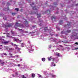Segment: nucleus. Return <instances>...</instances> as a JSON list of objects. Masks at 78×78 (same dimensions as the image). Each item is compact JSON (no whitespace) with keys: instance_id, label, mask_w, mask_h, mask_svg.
Returning <instances> with one entry per match:
<instances>
[{"instance_id":"obj_1","label":"nucleus","mask_w":78,"mask_h":78,"mask_svg":"<svg viewBox=\"0 0 78 78\" xmlns=\"http://www.w3.org/2000/svg\"><path fill=\"white\" fill-rule=\"evenodd\" d=\"M17 27L24 28V26H23V24L19 23H16V24L15 25V28L16 29H17Z\"/></svg>"},{"instance_id":"obj_2","label":"nucleus","mask_w":78,"mask_h":78,"mask_svg":"<svg viewBox=\"0 0 78 78\" xmlns=\"http://www.w3.org/2000/svg\"><path fill=\"white\" fill-rule=\"evenodd\" d=\"M6 25H4V27H5V28H8L11 27L13 25V24L6 23Z\"/></svg>"},{"instance_id":"obj_3","label":"nucleus","mask_w":78,"mask_h":78,"mask_svg":"<svg viewBox=\"0 0 78 78\" xmlns=\"http://www.w3.org/2000/svg\"><path fill=\"white\" fill-rule=\"evenodd\" d=\"M34 14H37V18H40L41 17V14H37V11L36 12H34Z\"/></svg>"},{"instance_id":"obj_4","label":"nucleus","mask_w":78,"mask_h":78,"mask_svg":"<svg viewBox=\"0 0 78 78\" xmlns=\"http://www.w3.org/2000/svg\"><path fill=\"white\" fill-rule=\"evenodd\" d=\"M10 41H4V42H3L2 43L4 44V45H6V44H9V42Z\"/></svg>"},{"instance_id":"obj_5","label":"nucleus","mask_w":78,"mask_h":78,"mask_svg":"<svg viewBox=\"0 0 78 78\" xmlns=\"http://www.w3.org/2000/svg\"><path fill=\"white\" fill-rule=\"evenodd\" d=\"M32 9L34 10H36V11H37V9H39V8L37 7H32Z\"/></svg>"},{"instance_id":"obj_6","label":"nucleus","mask_w":78,"mask_h":78,"mask_svg":"<svg viewBox=\"0 0 78 78\" xmlns=\"http://www.w3.org/2000/svg\"><path fill=\"white\" fill-rule=\"evenodd\" d=\"M46 13H48V14L50 13V11L49 10H48L46 12H44L43 13V14H46Z\"/></svg>"},{"instance_id":"obj_7","label":"nucleus","mask_w":78,"mask_h":78,"mask_svg":"<svg viewBox=\"0 0 78 78\" xmlns=\"http://www.w3.org/2000/svg\"><path fill=\"white\" fill-rule=\"evenodd\" d=\"M64 27H68V28H69L70 27H71V26L70 25V23H69V24H68L67 25H65Z\"/></svg>"},{"instance_id":"obj_8","label":"nucleus","mask_w":78,"mask_h":78,"mask_svg":"<svg viewBox=\"0 0 78 78\" xmlns=\"http://www.w3.org/2000/svg\"><path fill=\"white\" fill-rule=\"evenodd\" d=\"M25 22L26 23L25 24V26L27 27H28V26H29V24H28V22H27V21L26 20L25 21Z\"/></svg>"},{"instance_id":"obj_9","label":"nucleus","mask_w":78,"mask_h":78,"mask_svg":"<svg viewBox=\"0 0 78 78\" xmlns=\"http://www.w3.org/2000/svg\"><path fill=\"white\" fill-rule=\"evenodd\" d=\"M72 34L73 35H72V36H73H73H77V34H78L75 33V32H74V33L73 32L72 33Z\"/></svg>"},{"instance_id":"obj_10","label":"nucleus","mask_w":78,"mask_h":78,"mask_svg":"<svg viewBox=\"0 0 78 78\" xmlns=\"http://www.w3.org/2000/svg\"><path fill=\"white\" fill-rule=\"evenodd\" d=\"M14 41H15V42H16L19 43V39H18L14 38Z\"/></svg>"},{"instance_id":"obj_11","label":"nucleus","mask_w":78,"mask_h":78,"mask_svg":"<svg viewBox=\"0 0 78 78\" xmlns=\"http://www.w3.org/2000/svg\"><path fill=\"white\" fill-rule=\"evenodd\" d=\"M71 31V30H67V31L65 32V34H67V33H70Z\"/></svg>"},{"instance_id":"obj_12","label":"nucleus","mask_w":78,"mask_h":78,"mask_svg":"<svg viewBox=\"0 0 78 78\" xmlns=\"http://www.w3.org/2000/svg\"><path fill=\"white\" fill-rule=\"evenodd\" d=\"M57 5H58L57 4V2H54V4H53V6H55V7H56Z\"/></svg>"},{"instance_id":"obj_13","label":"nucleus","mask_w":78,"mask_h":78,"mask_svg":"<svg viewBox=\"0 0 78 78\" xmlns=\"http://www.w3.org/2000/svg\"><path fill=\"white\" fill-rule=\"evenodd\" d=\"M56 19V17L55 16H52L51 17V19L52 20H53V19Z\"/></svg>"},{"instance_id":"obj_14","label":"nucleus","mask_w":78,"mask_h":78,"mask_svg":"<svg viewBox=\"0 0 78 78\" xmlns=\"http://www.w3.org/2000/svg\"><path fill=\"white\" fill-rule=\"evenodd\" d=\"M56 56H57V57H59V56H60V54L59 53H56Z\"/></svg>"},{"instance_id":"obj_15","label":"nucleus","mask_w":78,"mask_h":78,"mask_svg":"<svg viewBox=\"0 0 78 78\" xmlns=\"http://www.w3.org/2000/svg\"><path fill=\"white\" fill-rule=\"evenodd\" d=\"M63 23V22L62 21V20H61L59 21V23L60 25H61L62 23Z\"/></svg>"},{"instance_id":"obj_16","label":"nucleus","mask_w":78,"mask_h":78,"mask_svg":"<svg viewBox=\"0 0 78 78\" xmlns=\"http://www.w3.org/2000/svg\"><path fill=\"white\" fill-rule=\"evenodd\" d=\"M31 75L32 77H33V78L35 77V74H34L32 73Z\"/></svg>"},{"instance_id":"obj_17","label":"nucleus","mask_w":78,"mask_h":78,"mask_svg":"<svg viewBox=\"0 0 78 78\" xmlns=\"http://www.w3.org/2000/svg\"><path fill=\"white\" fill-rule=\"evenodd\" d=\"M52 59V58H51L50 57H48V61H50V60H51V59Z\"/></svg>"},{"instance_id":"obj_18","label":"nucleus","mask_w":78,"mask_h":78,"mask_svg":"<svg viewBox=\"0 0 78 78\" xmlns=\"http://www.w3.org/2000/svg\"><path fill=\"white\" fill-rule=\"evenodd\" d=\"M10 33H11V34H14V31L12 30L11 31Z\"/></svg>"},{"instance_id":"obj_19","label":"nucleus","mask_w":78,"mask_h":78,"mask_svg":"<svg viewBox=\"0 0 78 78\" xmlns=\"http://www.w3.org/2000/svg\"><path fill=\"white\" fill-rule=\"evenodd\" d=\"M42 61H43L44 62V61H45V58H42Z\"/></svg>"},{"instance_id":"obj_20","label":"nucleus","mask_w":78,"mask_h":78,"mask_svg":"<svg viewBox=\"0 0 78 78\" xmlns=\"http://www.w3.org/2000/svg\"><path fill=\"white\" fill-rule=\"evenodd\" d=\"M47 28H48L47 27H46L44 28V31H46L47 30Z\"/></svg>"},{"instance_id":"obj_21","label":"nucleus","mask_w":78,"mask_h":78,"mask_svg":"<svg viewBox=\"0 0 78 78\" xmlns=\"http://www.w3.org/2000/svg\"><path fill=\"white\" fill-rule=\"evenodd\" d=\"M15 11H19V8H15Z\"/></svg>"},{"instance_id":"obj_22","label":"nucleus","mask_w":78,"mask_h":78,"mask_svg":"<svg viewBox=\"0 0 78 78\" xmlns=\"http://www.w3.org/2000/svg\"><path fill=\"white\" fill-rule=\"evenodd\" d=\"M52 77H53V78H55V77H56V76L55 75H52Z\"/></svg>"},{"instance_id":"obj_23","label":"nucleus","mask_w":78,"mask_h":78,"mask_svg":"<svg viewBox=\"0 0 78 78\" xmlns=\"http://www.w3.org/2000/svg\"><path fill=\"white\" fill-rule=\"evenodd\" d=\"M39 22H40V23H41V22H43V21L41 20H40V19H39Z\"/></svg>"},{"instance_id":"obj_24","label":"nucleus","mask_w":78,"mask_h":78,"mask_svg":"<svg viewBox=\"0 0 78 78\" xmlns=\"http://www.w3.org/2000/svg\"><path fill=\"white\" fill-rule=\"evenodd\" d=\"M12 16H14L15 15H16V13H12Z\"/></svg>"},{"instance_id":"obj_25","label":"nucleus","mask_w":78,"mask_h":78,"mask_svg":"<svg viewBox=\"0 0 78 78\" xmlns=\"http://www.w3.org/2000/svg\"><path fill=\"white\" fill-rule=\"evenodd\" d=\"M27 77L25 76L24 75H23L22 78H26Z\"/></svg>"},{"instance_id":"obj_26","label":"nucleus","mask_w":78,"mask_h":78,"mask_svg":"<svg viewBox=\"0 0 78 78\" xmlns=\"http://www.w3.org/2000/svg\"><path fill=\"white\" fill-rule=\"evenodd\" d=\"M56 28H57V29H58V30H60V28L58 27H56Z\"/></svg>"},{"instance_id":"obj_27","label":"nucleus","mask_w":78,"mask_h":78,"mask_svg":"<svg viewBox=\"0 0 78 78\" xmlns=\"http://www.w3.org/2000/svg\"><path fill=\"white\" fill-rule=\"evenodd\" d=\"M17 48H18V50H19V51H20V50H21V49L20 48H19L18 47H17Z\"/></svg>"},{"instance_id":"obj_28","label":"nucleus","mask_w":78,"mask_h":78,"mask_svg":"<svg viewBox=\"0 0 78 78\" xmlns=\"http://www.w3.org/2000/svg\"><path fill=\"white\" fill-rule=\"evenodd\" d=\"M1 64H2V65H4V64H5V63L3 62L2 63H1Z\"/></svg>"},{"instance_id":"obj_29","label":"nucleus","mask_w":78,"mask_h":78,"mask_svg":"<svg viewBox=\"0 0 78 78\" xmlns=\"http://www.w3.org/2000/svg\"><path fill=\"white\" fill-rule=\"evenodd\" d=\"M3 54H4V55L5 56H7V55L5 53H3Z\"/></svg>"},{"instance_id":"obj_30","label":"nucleus","mask_w":78,"mask_h":78,"mask_svg":"<svg viewBox=\"0 0 78 78\" xmlns=\"http://www.w3.org/2000/svg\"><path fill=\"white\" fill-rule=\"evenodd\" d=\"M18 30H19V31H20L21 30H22V29H19V28H18L17 29Z\"/></svg>"},{"instance_id":"obj_31","label":"nucleus","mask_w":78,"mask_h":78,"mask_svg":"<svg viewBox=\"0 0 78 78\" xmlns=\"http://www.w3.org/2000/svg\"><path fill=\"white\" fill-rule=\"evenodd\" d=\"M10 55L11 57H12V58H13V56H12V54H10Z\"/></svg>"},{"instance_id":"obj_32","label":"nucleus","mask_w":78,"mask_h":78,"mask_svg":"<svg viewBox=\"0 0 78 78\" xmlns=\"http://www.w3.org/2000/svg\"><path fill=\"white\" fill-rule=\"evenodd\" d=\"M52 61H55V58H53Z\"/></svg>"},{"instance_id":"obj_33","label":"nucleus","mask_w":78,"mask_h":78,"mask_svg":"<svg viewBox=\"0 0 78 78\" xmlns=\"http://www.w3.org/2000/svg\"><path fill=\"white\" fill-rule=\"evenodd\" d=\"M49 7H50L51 8V9L53 8V6H52L51 5H50L49 6Z\"/></svg>"},{"instance_id":"obj_34","label":"nucleus","mask_w":78,"mask_h":78,"mask_svg":"<svg viewBox=\"0 0 78 78\" xmlns=\"http://www.w3.org/2000/svg\"><path fill=\"white\" fill-rule=\"evenodd\" d=\"M22 40H19V42H18V43H19L20 42H22Z\"/></svg>"},{"instance_id":"obj_35","label":"nucleus","mask_w":78,"mask_h":78,"mask_svg":"<svg viewBox=\"0 0 78 78\" xmlns=\"http://www.w3.org/2000/svg\"><path fill=\"white\" fill-rule=\"evenodd\" d=\"M13 46H15V47H17V45H16V44H14Z\"/></svg>"},{"instance_id":"obj_36","label":"nucleus","mask_w":78,"mask_h":78,"mask_svg":"<svg viewBox=\"0 0 78 78\" xmlns=\"http://www.w3.org/2000/svg\"><path fill=\"white\" fill-rule=\"evenodd\" d=\"M9 50H13V49L12 48H10L9 49Z\"/></svg>"},{"instance_id":"obj_37","label":"nucleus","mask_w":78,"mask_h":78,"mask_svg":"<svg viewBox=\"0 0 78 78\" xmlns=\"http://www.w3.org/2000/svg\"><path fill=\"white\" fill-rule=\"evenodd\" d=\"M75 44H76V45H78V42H76L75 43Z\"/></svg>"},{"instance_id":"obj_38","label":"nucleus","mask_w":78,"mask_h":78,"mask_svg":"<svg viewBox=\"0 0 78 78\" xmlns=\"http://www.w3.org/2000/svg\"><path fill=\"white\" fill-rule=\"evenodd\" d=\"M11 45H12V46H14V44H13V43H11Z\"/></svg>"},{"instance_id":"obj_39","label":"nucleus","mask_w":78,"mask_h":78,"mask_svg":"<svg viewBox=\"0 0 78 78\" xmlns=\"http://www.w3.org/2000/svg\"><path fill=\"white\" fill-rule=\"evenodd\" d=\"M64 33V32L63 31H62L61 32V34H63Z\"/></svg>"},{"instance_id":"obj_40","label":"nucleus","mask_w":78,"mask_h":78,"mask_svg":"<svg viewBox=\"0 0 78 78\" xmlns=\"http://www.w3.org/2000/svg\"><path fill=\"white\" fill-rule=\"evenodd\" d=\"M28 33V32H27V31L25 32V33Z\"/></svg>"},{"instance_id":"obj_41","label":"nucleus","mask_w":78,"mask_h":78,"mask_svg":"<svg viewBox=\"0 0 78 78\" xmlns=\"http://www.w3.org/2000/svg\"><path fill=\"white\" fill-rule=\"evenodd\" d=\"M18 67H20V64H18Z\"/></svg>"},{"instance_id":"obj_42","label":"nucleus","mask_w":78,"mask_h":78,"mask_svg":"<svg viewBox=\"0 0 78 78\" xmlns=\"http://www.w3.org/2000/svg\"><path fill=\"white\" fill-rule=\"evenodd\" d=\"M20 44H21V45H23V43H20Z\"/></svg>"},{"instance_id":"obj_43","label":"nucleus","mask_w":78,"mask_h":78,"mask_svg":"<svg viewBox=\"0 0 78 78\" xmlns=\"http://www.w3.org/2000/svg\"><path fill=\"white\" fill-rule=\"evenodd\" d=\"M78 48H75V50H78Z\"/></svg>"},{"instance_id":"obj_44","label":"nucleus","mask_w":78,"mask_h":78,"mask_svg":"<svg viewBox=\"0 0 78 78\" xmlns=\"http://www.w3.org/2000/svg\"><path fill=\"white\" fill-rule=\"evenodd\" d=\"M6 8H4L3 10H6Z\"/></svg>"},{"instance_id":"obj_45","label":"nucleus","mask_w":78,"mask_h":78,"mask_svg":"<svg viewBox=\"0 0 78 78\" xmlns=\"http://www.w3.org/2000/svg\"><path fill=\"white\" fill-rule=\"evenodd\" d=\"M23 11V9H21L20 10V11H21V12H22Z\"/></svg>"},{"instance_id":"obj_46","label":"nucleus","mask_w":78,"mask_h":78,"mask_svg":"<svg viewBox=\"0 0 78 78\" xmlns=\"http://www.w3.org/2000/svg\"><path fill=\"white\" fill-rule=\"evenodd\" d=\"M59 46H60V47H62V45H59Z\"/></svg>"},{"instance_id":"obj_47","label":"nucleus","mask_w":78,"mask_h":78,"mask_svg":"<svg viewBox=\"0 0 78 78\" xmlns=\"http://www.w3.org/2000/svg\"><path fill=\"white\" fill-rule=\"evenodd\" d=\"M7 5H9V2H8V3H7Z\"/></svg>"},{"instance_id":"obj_48","label":"nucleus","mask_w":78,"mask_h":78,"mask_svg":"<svg viewBox=\"0 0 78 78\" xmlns=\"http://www.w3.org/2000/svg\"><path fill=\"white\" fill-rule=\"evenodd\" d=\"M47 3H48V2H47V3H45V5H47Z\"/></svg>"},{"instance_id":"obj_49","label":"nucleus","mask_w":78,"mask_h":78,"mask_svg":"<svg viewBox=\"0 0 78 78\" xmlns=\"http://www.w3.org/2000/svg\"><path fill=\"white\" fill-rule=\"evenodd\" d=\"M20 47H23V45H21V46H20Z\"/></svg>"},{"instance_id":"obj_50","label":"nucleus","mask_w":78,"mask_h":78,"mask_svg":"<svg viewBox=\"0 0 78 78\" xmlns=\"http://www.w3.org/2000/svg\"><path fill=\"white\" fill-rule=\"evenodd\" d=\"M2 61L1 60H0V62H2Z\"/></svg>"},{"instance_id":"obj_51","label":"nucleus","mask_w":78,"mask_h":78,"mask_svg":"<svg viewBox=\"0 0 78 78\" xmlns=\"http://www.w3.org/2000/svg\"><path fill=\"white\" fill-rule=\"evenodd\" d=\"M62 42H64V43H65L66 42L65 41H62Z\"/></svg>"},{"instance_id":"obj_52","label":"nucleus","mask_w":78,"mask_h":78,"mask_svg":"<svg viewBox=\"0 0 78 78\" xmlns=\"http://www.w3.org/2000/svg\"><path fill=\"white\" fill-rule=\"evenodd\" d=\"M34 3H32V5H34Z\"/></svg>"},{"instance_id":"obj_53","label":"nucleus","mask_w":78,"mask_h":78,"mask_svg":"<svg viewBox=\"0 0 78 78\" xmlns=\"http://www.w3.org/2000/svg\"><path fill=\"white\" fill-rule=\"evenodd\" d=\"M78 4H76V6H78Z\"/></svg>"},{"instance_id":"obj_54","label":"nucleus","mask_w":78,"mask_h":78,"mask_svg":"<svg viewBox=\"0 0 78 78\" xmlns=\"http://www.w3.org/2000/svg\"><path fill=\"white\" fill-rule=\"evenodd\" d=\"M41 76H41V75H40V76H39L40 77H41Z\"/></svg>"},{"instance_id":"obj_55","label":"nucleus","mask_w":78,"mask_h":78,"mask_svg":"<svg viewBox=\"0 0 78 78\" xmlns=\"http://www.w3.org/2000/svg\"><path fill=\"white\" fill-rule=\"evenodd\" d=\"M39 25L41 26V25H42V24L41 23L40 24H39Z\"/></svg>"},{"instance_id":"obj_56","label":"nucleus","mask_w":78,"mask_h":78,"mask_svg":"<svg viewBox=\"0 0 78 78\" xmlns=\"http://www.w3.org/2000/svg\"><path fill=\"white\" fill-rule=\"evenodd\" d=\"M8 10H9V8L8 7V9H7Z\"/></svg>"},{"instance_id":"obj_57","label":"nucleus","mask_w":78,"mask_h":78,"mask_svg":"<svg viewBox=\"0 0 78 78\" xmlns=\"http://www.w3.org/2000/svg\"><path fill=\"white\" fill-rule=\"evenodd\" d=\"M54 66H56V65H54Z\"/></svg>"},{"instance_id":"obj_58","label":"nucleus","mask_w":78,"mask_h":78,"mask_svg":"<svg viewBox=\"0 0 78 78\" xmlns=\"http://www.w3.org/2000/svg\"><path fill=\"white\" fill-rule=\"evenodd\" d=\"M30 6H32V5H31V4H30Z\"/></svg>"},{"instance_id":"obj_59","label":"nucleus","mask_w":78,"mask_h":78,"mask_svg":"<svg viewBox=\"0 0 78 78\" xmlns=\"http://www.w3.org/2000/svg\"><path fill=\"white\" fill-rule=\"evenodd\" d=\"M16 56H17V57H18L19 56V55H16Z\"/></svg>"},{"instance_id":"obj_60","label":"nucleus","mask_w":78,"mask_h":78,"mask_svg":"<svg viewBox=\"0 0 78 78\" xmlns=\"http://www.w3.org/2000/svg\"><path fill=\"white\" fill-rule=\"evenodd\" d=\"M58 42H61L60 41H59Z\"/></svg>"},{"instance_id":"obj_61","label":"nucleus","mask_w":78,"mask_h":78,"mask_svg":"<svg viewBox=\"0 0 78 78\" xmlns=\"http://www.w3.org/2000/svg\"><path fill=\"white\" fill-rule=\"evenodd\" d=\"M17 48V47L16 48Z\"/></svg>"},{"instance_id":"obj_62","label":"nucleus","mask_w":78,"mask_h":78,"mask_svg":"<svg viewBox=\"0 0 78 78\" xmlns=\"http://www.w3.org/2000/svg\"><path fill=\"white\" fill-rule=\"evenodd\" d=\"M22 31H23V30H22Z\"/></svg>"},{"instance_id":"obj_63","label":"nucleus","mask_w":78,"mask_h":78,"mask_svg":"<svg viewBox=\"0 0 78 78\" xmlns=\"http://www.w3.org/2000/svg\"><path fill=\"white\" fill-rule=\"evenodd\" d=\"M56 36H58V34H56Z\"/></svg>"},{"instance_id":"obj_64","label":"nucleus","mask_w":78,"mask_h":78,"mask_svg":"<svg viewBox=\"0 0 78 78\" xmlns=\"http://www.w3.org/2000/svg\"><path fill=\"white\" fill-rule=\"evenodd\" d=\"M3 37L5 38V37Z\"/></svg>"}]
</instances>
